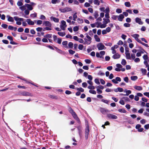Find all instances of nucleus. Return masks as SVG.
<instances>
[{"instance_id": "1", "label": "nucleus", "mask_w": 149, "mask_h": 149, "mask_svg": "<svg viewBox=\"0 0 149 149\" xmlns=\"http://www.w3.org/2000/svg\"><path fill=\"white\" fill-rule=\"evenodd\" d=\"M69 112L72 114L74 118L77 120L78 123H79L80 122V120L79 118L77 117L75 112L70 107H69Z\"/></svg>"}, {"instance_id": "2", "label": "nucleus", "mask_w": 149, "mask_h": 149, "mask_svg": "<svg viewBox=\"0 0 149 149\" xmlns=\"http://www.w3.org/2000/svg\"><path fill=\"white\" fill-rule=\"evenodd\" d=\"M14 18L15 20L16 21V24L18 25H20L22 24L21 22H23L24 20L23 18H19L17 16L14 17Z\"/></svg>"}, {"instance_id": "3", "label": "nucleus", "mask_w": 149, "mask_h": 149, "mask_svg": "<svg viewBox=\"0 0 149 149\" xmlns=\"http://www.w3.org/2000/svg\"><path fill=\"white\" fill-rule=\"evenodd\" d=\"M89 132V125L88 124H87L85 129V137L86 139H87L88 138Z\"/></svg>"}, {"instance_id": "4", "label": "nucleus", "mask_w": 149, "mask_h": 149, "mask_svg": "<svg viewBox=\"0 0 149 149\" xmlns=\"http://www.w3.org/2000/svg\"><path fill=\"white\" fill-rule=\"evenodd\" d=\"M61 24L60 25V27L63 30H65V28L66 27L67 25L65 22L64 20H62L61 22Z\"/></svg>"}, {"instance_id": "5", "label": "nucleus", "mask_w": 149, "mask_h": 149, "mask_svg": "<svg viewBox=\"0 0 149 149\" xmlns=\"http://www.w3.org/2000/svg\"><path fill=\"white\" fill-rule=\"evenodd\" d=\"M97 47L99 50H102L106 48L104 45L101 43H98L97 45Z\"/></svg>"}, {"instance_id": "6", "label": "nucleus", "mask_w": 149, "mask_h": 149, "mask_svg": "<svg viewBox=\"0 0 149 149\" xmlns=\"http://www.w3.org/2000/svg\"><path fill=\"white\" fill-rule=\"evenodd\" d=\"M43 24L47 27H51L52 26L51 23L49 21H43Z\"/></svg>"}, {"instance_id": "7", "label": "nucleus", "mask_w": 149, "mask_h": 149, "mask_svg": "<svg viewBox=\"0 0 149 149\" xmlns=\"http://www.w3.org/2000/svg\"><path fill=\"white\" fill-rule=\"evenodd\" d=\"M107 116L108 118L110 119H116L117 118L116 116L111 114H108Z\"/></svg>"}, {"instance_id": "8", "label": "nucleus", "mask_w": 149, "mask_h": 149, "mask_svg": "<svg viewBox=\"0 0 149 149\" xmlns=\"http://www.w3.org/2000/svg\"><path fill=\"white\" fill-rule=\"evenodd\" d=\"M100 111L103 114H105L107 112H109V111L105 108H101Z\"/></svg>"}, {"instance_id": "9", "label": "nucleus", "mask_w": 149, "mask_h": 149, "mask_svg": "<svg viewBox=\"0 0 149 149\" xmlns=\"http://www.w3.org/2000/svg\"><path fill=\"white\" fill-rule=\"evenodd\" d=\"M116 66L117 68H116L115 70L117 72H120L121 71L120 68L123 67V66L120 64H117L116 65Z\"/></svg>"}, {"instance_id": "10", "label": "nucleus", "mask_w": 149, "mask_h": 149, "mask_svg": "<svg viewBox=\"0 0 149 149\" xmlns=\"http://www.w3.org/2000/svg\"><path fill=\"white\" fill-rule=\"evenodd\" d=\"M135 22L140 25H142L143 24V22L141 21V19L139 17H136L135 19Z\"/></svg>"}, {"instance_id": "11", "label": "nucleus", "mask_w": 149, "mask_h": 149, "mask_svg": "<svg viewBox=\"0 0 149 149\" xmlns=\"http://www.w3.org/2000/svg\"><path fill=\"white\" fill-rule=\"evenodd\" d=\"M20 94L24 96H31V94L28 92L23 91Z\"/></svg>"}, {"instance_id": "12", "label": "nucleus", "mask_w": 149, "mask_h": 149, "mask_svg": "<svg viewBox=\"0 0 149 149\" xmlns=\"http://www.w3.org/2000/svg\"><path fill=\"white\" fill-rule=\"evenodd\" d=\"M26 21L29 25H33L34 24V22L32 21L30 19H26Z\"/></svg>"}, {"instance_id": "13", "label": "nucleus", "mask_w": 149, "mask_h": 149, "mask_svg": "<svg viewBox=\"0 0 149 149\" xmlns=\"http://www.w3.org/2000/svg\"><path fill=\"white\" fill-rule=\"evenodd\" d=\"M120 57V55L118 53H116L113 56L112 58L114 59H117L119 58Z\"/></svg>"}, {"instance_id": "14", "label": "nucleus", "mask_w": 149, "mask_h": 149, "mask_svg": "<svg viewBox=\"0 0 149 149\" xmlns=\"http://www.w3.org/2000/svg\"><path fill=\"white\" fill-rule=\"evenodd\" d=\"M7 18H8V21L10 22H14V17H10L9 15H7L6 16Z\"/></svg>"}, {"instance_id": "15", "label": "nucleus", "mask_w": 149, "mask_h": 149, "mask_svg": "<svg viewBox=\"0 0 149 149\" xmlns=\"http://www.w3.org/2000/svg\"><path fill=\"white\" fill-rule=\"evenodd\" d=\"M118 20L120 21H122L123 19L124 18V16L123 14H120L118 16Z\"/></svg>"}, {"instance_id": "16", "label": "nucleus", "mask_w": 149, "mask_h": 149, "mask_svg": "<svg viewBox=\"0 0 149 149\" xmlns=\"http://www.w3.org/2000/svg\"><path fill=\"white\" fill-rule=\"evenodd\" d=\"M84 39L85 41L84 43V45H89L92 42L91 41L89 40L86 38H84Z\"/></svg>"}, {"instance_id": "17", "label": "nucleus", "mask_w": 149, "mask_h": 149, "mask_svg": "<svg viewBox=\"0 0 149 149\" xmlns=\"http://www.w3.org/2000/svg\"><path fill=\"white\" fill-rule=\"evenodd\" d=\"M50 19L51 20H53L55 22L58 23L59 21V19L58 18H56L53 16L51 17Z\"/></svg>"}, {"instance_id": "18", "label": "nucleus", "mask_w": 149, "mask_h": 149, "mask_svg": "<svg viewBox=\"0 0 149 149\" xmlns=\"http://www.w3.org/2000/svg\"><path fill=\"white\" fill-rule=\"evenodd\" d=\"M103 23H104L105 24H107L108 23L110 22V20L109 19L104 18L103 19Z\"/></svg>"}, {"instance_id": "19", "label": "nucleus", "mask_w": 149, "mask_h": 149, "mask_svg": "<svg viewBox=\"0 0 149 149\" xmlns=\"http://www.w3.org/2000/svg\"><path fill=\"white\" fill-rule=\"evenodd\" d=\"M24 12L25 15H23V16L25 18H28V17L26 15H28L29 14V10L27 9L25 10Z\"/></svg>"}, {"instance_id": "20", "label": "nucleus", "mask_w": 149, "mask_h": 149, "mask_svg": "<svg viewBox=\"0 0 149 149\" xmlns=\"http://www.w3.org/2000/svg\"><path fill=\"white\" fill-rule=\"evenodd\" d=\"M134 88L136 90L140 91L142 90L143 88L142 87L139 86H135L134 87Z\"/></svg>"}, {"instance_id": "21", "label": "nucleus", "mask_w": 149, "mask_h": 149, "mask_svg": "<svg viewBox=\"0 0 149 149\" xmlns=\"http://www.w3.org/2000/svg\"><path fill=\"white\" fill-rule=\"evenodd\" d=\"M141 71L143 75H145L147 73V70L145 69L141 68Z\"/></svg>"}, {"instance_id": "22", "label": "nucleus", "mask_w": 149, "mask_h": 149, "mask_svg": "<svg viewBox=\"0 0 149 149\" xmlns=\"http://www.w3.org/2000/svg\"><path fill=\"white\" fill-rule=\"evenodd\" d=\"M68 41H63L62 43L63 45L64 46V47L66 48H68V47L67 46L68 44Z\"/></svg>"}, {"instance_id": "23", "label": "nucleus", "mask_w": 149, "mask_h": 149, "mask_svg": "<svg viewBox=\"0 0 149 149\" xmlns=\"http://www.w3.org/2000/svg\"><path fill=\"white\" fill-rule=\"evenodd\" d=\"M94 38L96 41L97 42H100V39L98 37V36L96 34H95L94 35Z\"/></svg>"}, {"instance_id": "24", "label": "nucleus", "mask_w": 149, "mask_h": 149, "mask_svg": "<svg viewBox=\"0 0 149 149\" xmlns=\"http://www.w3.org/2000/svg\"><path fill=\"white\" fill-rule=\"evenodd\" d=\"M124 92H126V94H124V96H128L130 94H131L132 93L131 91L130 90H128L126 91H124Z\"/></svg>"}, {"instance_id": "25", "label": "nucleus", "mask_w": 149, "mask_h": 149, "mask_svg": "<svg viewBox=\"0 0 149 149\" xmlns=\"http://www.w3.org/2000/svg\"><path fill=\"white\" fill-rule=\"evenodd\" d=\"M73 44L72 42H70L68 44V48L72 49L73 47Z\"/></svg>"}, {"instance_id": "26", "label": "nucleus", "mask_w": 149, "mask_h": 149, "mask_svg": "<svg viewBox=\"0 0 149 149\" xmlns=\"http://www.w3.org/2000/svg\"><path fill=\"white\" fill-rule=\"evenodd\" d=\"M100 2V1L98 0H94V4L97 6L99 5Z\"/></svg>"}, {"instance_id": "27", "label": "nucleus", "mask_w": 149, "mask_h": 149, "mask_svg": "<svg viewBox=\"0 0 149 149\" xmlns=\"http://www.w3.org/2000/svg\"><path fill=\"white\" fill-rule=\"evenodd\" d=\"M138 79V77L136 76H133L131 77V79L132 80L135 81Z\"/></svg>"}, {"instance_id": "28", "label": "nucleus", "mask_w": 149, "mask_h": 149, "mask_svg": "<svg viewBox=\"0 0 149 149\" xmlns=\"http://www.w3.org/2000/svg\"><path fill=\"white\" fill-rule=\"evenodd\" d=\"M94 16L95 19H97L98 17L99 16L98 12L97 11H95L93 14Z\"/></svg>"}, {"instance_id": "29", "label": "nucleus", "mask_w": 149, "mask_h": 149, "mask_svg": "<svg viewBox=\"0 0 149 149\" xmlns=\"http://www.w3.org/2000/svg\"><path fill=\"white\" fill-rule=\"evenodd\" d=\"M118 111L120 113H126L127 111L124 109H119Z\"/></svg>"}, {"instance_id": "30", "label": "nucleus", "mask_w": 149, "mask_h": 149, "mask_svg": "<svg viewBox=\"0 0 149 149\" xmlns=\"http://www.w3.org/2000/svg\"><path fill=\"white\" fill-rule=\"evenodd\" d=\"M125 6L129 7L131 6V4L130 2H126L125 3Z\"/></svg>"}, {"instance_id": "31", "label": "nucleus", "mask_w": 149, "mask_h": 149, "mask_svg": "<svg viewBox=\"0 0 149 149\" xmlns=\"http://www.w3.org/2000/svg\"><path fill=\"white\" fill-rule=\"evenodd\" d=\"M57 33L59 35L62 37L64 36L65 35V32H58Z\"/></svg>"}, {"instance_id": "32", "label": "nucleus", "mask_w": 149, "mask_h": 149, "mask_svg": "<svg viewBox=\"0 0 149 149\" xmlns=\"http://www.w3.org/2000/svg\"><path fill=\"white\" fill-rule=\"evenodd\" d=\"M125 55H126V58L127 59H130V60L131 59V57L130 56V53H128V54H126Z\"/></svg>"}, {"instance_id": "33", "label": "nucleus", "mask_w": 149, "mask_h": 149, "mask_svg": "<svg viewBox=\"0 0 149 149\" xmlns=\"http://www.w3.org/2000/svg\"><path fill=\"white\" fill-rule=\"evenodd\" d=\"M126 63L127 62L126 60L124 59H122L121 62V64L123 65H126Z\"/></svg>"}, {"instance_id": "34", "label": "nucleus", "mask_w": 149, "mask_h": 149, "mask_svg": "<svg viewBox=\"0 0 149 149\" xmlns=\"http://www.w3.org/2000/svg\"><path fill=\"white\" fill-rule=\"evenodd\" d=\"M66 9L65 8H59V10L61 12L64 13L66 12Z\"/></svg>"}, {"instance_id": "35", "label": "nucleus", "mask_w": 149, "mask_h": 149, "mask_svg": "<svg viewBox=\"0 0 149 149\" xmlns=\"http://www.w3.org/2000/svg\"><path fill=\"white\" fill-rule=\"evenodd\" d=\"M77 90L81 92H83L84 91V89L81 87L77 88Z\"/></svg>"}, {"instance_id": "36", "label": "nucleus", "mask_w": 149, "mask_h": 149, "mask_svg": "<svg viewBox=\"0 0 149 149\" xmlns=\"http://www.w3.org/2000/svg\"><path fill=\"white\" fill-rule=\"evenodd\" d=\"M30 17L33 18L36 17H37V13H34L31 14L30 15Z\"/></svg>"}, {"instance_id": "37", "label": "nucleus", "mask_w": 149, "mask_h": 149, "mask_svg": "<svg viewBox=\"0 0 149 149\" xmlns=\"http://www.w3.org/2000/svg\"><path fill=\"white\" fill-rule=\"evenodd\" d=\"M27 8H28L27 10H31L33 9V8L32 7V6L30 4H29V5H28Z\"/></svg>"}, {"instance_id": "38", "label": "nucleus", "mask_w": 149, "mask_h": 149, "mask_svg": "<svg viewBox=\"0 0 149 149\" xmlns=\"http://www.w3.org/2000/svg\"><path fill=\"white\" fill-rule=\"evenodd\" d=\"M52 34H47L44 37L46 38H52Z\"/></svg>"}, {"instance_id": "39", "label": "nucleus", "mask_w": 149, "mask_h": 149, "mask_svg": "<svg viewBox=\"0 0 149 149\" xmlns=\"http://www.w3.org/2000/svg\"><path fill=\"white\" fill-rule=\"evenodd\" d=\"M143 58L145 61H147L148 59V57L147 55L144 54L143 56Z\"/></svg>"}, {"instance_id": "40", "label": "nucleus", "mask_w": 149, "mask_h": 149, "mask_svg": "<svg viewBox=\"0 0 149 149\" xmlns=\"http://www.w3.org/2000/svg\"><path fill=\"white\" fill-rule=\"evenodd\" d=\"M123 26L125 27H129L130 26V24L128 23H125L123 24Z\"/></svg>"}, {"instance_id": "41", "label": "nucleus", "mask_w": 149, "mask_h": 149, "mask_svg": "<svg viewBox=\"0 0 149 149\" xmlns=\"http://www.w3.org/2000/svg\"><path fill=\"white\" fill-rule=\"evenodd\" d=\"M100 24V23H98V22H95V23L92 24H91V27L92 28H94L96 26V24Z\"/></svg>"}, {"instance_id": "42", "label": "nucleus", "mask_w": 149, "mask_h": 149, "mask_svg": "<svg viewBox=\"0 0 149 149\" xmlns=\"http://www.w3.org/2000/svg\"><path fill=\"white\" fill-rule=\"evenodd\" d=\"M69 52V54H70L72 55L74 54L75 53V51H73L72 49H69L68 50Z\"/></svg>"}, {"instance_id": "43", "label": "nucleus", "mask_w": 149, "mask_h": 149, "mask_svg": "<svg viewBox=\"0 0 149 149\" xmlns=\"http://www.w3.org/2000/svg\"><path fill=\"white\" fill-rule=\"evenodd\" d=\"M50 27H46L45 28L43 29V31H44L45 30L50 31L52 30V29L50 28Z\"/></svg>"}, {"instance_id": "44", "label": "nucleus", "mask_w": 149, "mask_h": 149, "mask_svg": "<svg viewBox=\"0 0 149 149\" xmlns=\"http://www.w3.org/2000/svg\"><path fill=\"white\" fill-rule=\"evenodd\" d=\"M77 22L79 23H82L83 22V20L82 19L78 18L77 19Z\"/></svg>"}, {"instance_id": "45", "label": "nucleus", "mask_w": 149, "mask_h": 149, "mask_svg": "<svg viewBox=\"0 0 149 149\" xmlns=\"http://www.w3.org/2000/svg\"><path fill=\"white\" fill-rule=\"evenodd\" d=\"M89 92L90 93L93 94H96V91L94 90H90Z\"/></svg>"}, {"instance_id": "46", "label": "nucleus", "mask_w": 149, "mask_h": 149, "mask_svg": "<svg viewBox=\"0 0 149 149\" xmlns=\"http://www.w3.org/2000/svg\"><path fill=\"white\" fill-rule=\"evenodd\" d=\"M88 89H94L95 88V87L94 86H92V85H91L88 86Z\"/></svg>"}, {"instance_id": "47", "label": "nucleus", "mask_w": 149, "mask_h": 149, "mask_svg": "<svg viewBox=\"0 0 149 149\" xmlns=\"http://www.w3.org/2000/svg\"><path fill=\"white\" fill-rule=\"evenodd\" d=\"M23 4L21 1H18L17 3V5L19 6H21L23 5Z\"/></svg>"}, {"instance_id": "48", "label": "nucleus", "mask_w": 149, "mask_h": 149, "mask_svg": "<svg viewBox=\"0 0 149 149\" xmlns=\"http://www.w3.org/2000/svg\"><path fill=\"white\" fill-rule=\"evenodd\" d=\"M116 12L118 13H120L122 12V10L120 8H117L116 10Z\"/></svg>"}, {"instance_id": "49", "label": "nucleus", "mask_w": 149, "mask_h": 149, "mask_svg": "<svg viewBox=\"0 0 149 149\" xmlns=\"http://www.w3.org/2000/svg\"><path fill=\"white\" fill-rule=\"evenodd\" d=\"M73 29L74 31H77L79 30V27L77 26H75L73 28Z\"/></svg>"}, {"instance_id": "50", "label": "nucleus", "mask_w": 149, "mask_h": 149, "mask_svg": "<svg viewBox=\"0 0 149 149\" xmlns=\"http://www.w3.org/2000/svg\"><path fill=\"white\" fill-rule=\"evenodd\" d=\"M43 29L42 27H38L36 29V31L38 32H40Z\"/></svg>"}, {"instance_id": "51", "label": "nucleus", "mask_w": 149, "mask_h": 149, "mask_svg": "<svg viewBox=\"0 0 149 149\" xmlns=\"http://www.w3.org/2000/svg\"><path fill=\"white\" fill-rule=\"evenodd\" d=\"M123 80L126 83H128V82L129 79L127 77H124Z\"/></svg>"}, {"instance_id": "52", "label": "nucleus", "mask_w": 149, "mask_h": 149, "mask_svg": "<svg viewBox=\"0 0 149 149\" xmlns=\"http://www.w3.org/2000/svg\"><path fill=\"white\" fill-rule=\"evenodd\" d=\"M40 18L42 20H45L46 19V17L43 15H41L40 16Z\"/></svg>"}, {"instance_id": "53", "label": "nucleus", "mask_w": 149, "mask_h": 149, "mask_svg": "<svg viewBox=\"0 0 149 149\" xmlns=\"http://www.w3.org/2000/svg\"><path fill=\"white\" fill-rule=\"evenodd\" d=\"M19 8L22 11L25 10L26 9V8H25V6H21Z\"/></svg>"}, {"instance_id": "54", "label": "nucleus", "mask_w": 149, "mask_h": 149, "mask_svg": "<svg viewBox=\"0 0 149 149\" xmlns=\"http://www.w3.org/2000/svg\"><path fill=\"white\" fill-rule=\"evenodd\" d=\"M101 101L107 104H108L109 101L107 100L102 99L101 100Z\"/></svg>"}, {"instance_id": "55", "label": "nucleus", "mask_w": 149, "mask_h": 149, "mask_svg": "<svg viewBox=\"0 0 149 149\" xmlns=\"http://www.w3.org/2000/svg\"><path fill=\"white\" fill-rule=\"evenodd\" d=\"M95 83L97 85H99L100 84V82L99 81V79H95Z\"/></svg>"}, {"instance_id": "56", "label": "nucleus", "mask_w": 149, "mask_h": 149, "mask_svg": "<svg viewBox=\"0 0 149 149\" xmlns=\"http://www.w3.org/2000/svg\"><path fill=\"white\" fill-rule=\"evenodd\" d=\"M132 36L135 39V38L139 37V35L137 34H135L132 35Z\"/></svg>"}, {"instance_id": "57", "label": "nucleus", "mask_w": 149, "mask_h": 149, "mask_svg": "<svg viewBox=\"0 0 149 149\" xmlns=\"http://www.w3.org/2000/svg\"><path fill=\"white\" fill-rule=\"evenodd\" d=\"M42 21L41 20H38L37 21V24L40 25L42 24Z\"/></svg>"}, {"instance_id": "58", "label": "nucleus", "mask_w": 149, "mask_h": 149, "mask_svg": "<svg viewBox=\"0 0 149 149\" xmlns=\"http://www.w3.org/2000/svg\"><path fill=\"white\" fill-rule=\"evenodd\" d=\"M1 26L5 29H6L8 27V25L6 24H3L1 25Z\"/></svg>"}, {"instance_id": "59", "label": "nucleus", "mask_w": 149, "mask_h": 149, "mask_svg": "<svg viewBox=\"0 0 149 149\" xmlns=\"http://www.w3.org/2000/svg\"><path fill=\"white\" fill-rule=\"evenodd\" d=\"M17 31L19 32H22L24 31V29L22 27H20L18 29Z\"/></svg>"}, {"instance_id": "60", "label": "nucleus", "mask_w": 149, "mask_h": 149, "mask_svg": "<svg viewBox=\"0 0 149 149\" xmlns=\"http://www.w3.org/2000/svg\"><path fill=\"white\" fill-rule=\"evenodd\" d=\"M84 47V46L81 44H80L78 46V48L79 49L81 50L83 49Z\"/></svg>"}, {"instance_id": "61", "label": "nucleus", "mask_w": 149, "mask_h": 149, "mask_svg": "<svg viewBox=\"0 0 149 149\" xmlns=\"http://www.w3.org/2000/svg\"><path fill=\"white\" fill-rule=\"evenodd\" d=\"M2 42L5 44H8L9 42L8 40H3Z\"/></svg>"}, {"instance_id": "62", "label": "nucleus", "mask_w": 149, "mask_h": 149, "mask_svg": "<svg viewBox=\"0 0 149 149\" xmlns=\"http://www.w3.org/2000/svg\"><path fill=\"white\" fill-rule=\"evenodd\" d=\"M49 96L50 98L52 99H56L57 98L56 97L53 95H50Z\"/></svg>"}, {"instance_id": "63", "label": "nucleus", "mask_w": 149, "mask_h": 149, "mask_svg": "<svg viewBox=\"0 0 149 149\" xmlns=\"http://www.w3.org/2000/svg\"><path fill=\"white\" fill-rule=\"evenodd\" d=\"M84 61L87 64H89L91 63V60L88 59H85Z\"/></svg>"}, {"instance_id": "64", "label": "nucleus", "mask_w": 149, "mask_h": 149, "mask_svg": "<svg viewBox=\"0 0 149 149\" xmlns=\"http://www.w3.org/2000/svg\"><path fill=\"white\" fill-rule=\"evenodd\" d=\"M58 53L60 54H63L64 53V52L59 49L57 51H56Z\"/></svg>"}]
</instances>
